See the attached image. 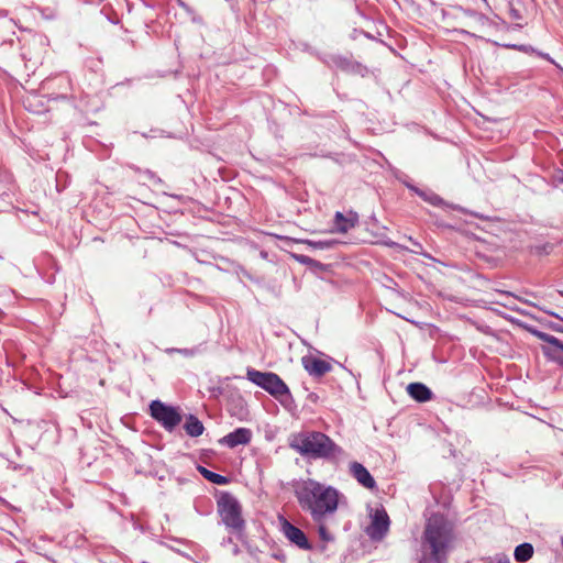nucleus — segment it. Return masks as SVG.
Returning <instances> with one entry per match:
<instances>
[{"instance_id":"f257e3e1","label":"nucleus","mask_w":563,"mask_h":563,"mask_svg":"<svg viewBox=\"0 0 563 563\" xmlns=\"http://www.w3.org/2000/svg\"><path fill=\"white\" fill-rule=\"evenodd\" d=\"M294 492L301 509L318 523L338 509L340 493L332 486L308 478L297 483Z\"/></svg>"},{"instance_id":"f03ea898","label":"nucleus","mask_w":563,"mask_h":563,"mask_svg":"<svg viewBox=\"0 0 563 563\" xmlns=\"http://www.w3.org/2000/svg\"><path fill=\"white\" fill-rule=\"evenodd\" d=\"M455 540L454 525L443 514H432L421 537V555L432 563H445Z\"/></svg>"},{"instance_id":"7ed1b4c3","label":"nucleus","mask_w":563,"mask_h":563,"mask_svg":"<svg viewBox=\"0 0 563 563\" xmlns=\"http://www.w3.org/2000/svg\"><path fill=\"white\" fill-rule=\"evenodd\" d=\"M291 446L301 455L313 459H335L343 453L327 434L317 431L299 434Z\"/></svg>"},{"instance_id":"20e7f679","label":"nucleus","mask_w":563,"mask_h":563,"mask_svg":"<svg viewBox=\"0 0 563 563\" xmlns=\"http://www.w3.org/2000/svg\"><path fill=\"white\" fill-rule=\"evenodd\" d=\"M246 377L250 382L263 388L265 391L282 402L284 399L291 398L288 386L276 373L260 372L254 368H247Z\"/></svg>"},{"instance_id":"39448f33","label":"nucleus","mask_w":563,"mask_h":563,"mask_svg":"<svg viewBox=\"0 0 563 563\" xmlns=\"http://www.w3.org/2000/svg\"><path fill=\"white\" fill-rule=\"evenodd\" d=\"M218 511L227 527L234 530H241L244 527V520L241 515V506L232 494H221L218 499Z\"/></svg>"},{"instance_id":"423d86ee","label":"nucleus","mask_w":563,"mask_h":563,"mask_svg":"<svg viewBox=\"0 0 563 563\" xmlns=\"http://www.w3.org/2000/svg\"><path fill=\"white\" fill-rule=\"evenodd\" d=\"M150 415L169 432L173 431L183 419L178 408L166 405L161 400H153L150 404Z\"/></svg>"},{"instance_id":"0eeeda50","label":"nucleus","mask_w":563,"mask_h":563,"mask_svg":"<svg viewBox=\"0 0 563 563\" xmlns=\"http://www.w3.org/2000/svg\"><path fill=\"white\" fill-rule=\"evenodd\" d=\"M280 531L285 538L301 550H311L312 545L309 542L305 532L298 527L294 526L286 518H279Z\"/></svg>"},{"instance_id":"6e6552de","label":"nucleus","mask_w":563,"mask_h":563,"mask_svg":"<svg viewBox=\"0 0 563 563\" xmlns=\"http://www.w3.org/2000/svg\"><path fill=\"white\" fill-rule=\"evenodd\" d=\"M537 336L545 344L542 345V353L549 360L563 365V343L554 335L537 331Z\"/></svg>"},{"instance_id":"1a4fd4ad","label":"nucleus","mask_w":563,"mask_h":563,"mask_svg":"<svg viewBox=\"0 0 563 563\" xmlns=\"http://www.w3.org/2000/svg\"><path fill=\"white\" fill-rule=\"evenodd\" d=\"M389 517L385 509H377L367 530L368 536L373 540L383 539L389 529Z\"/></svg>"},{"instance_id":"9d476101","label":"nucleus","mask_w":563,"mask_h":563,"mask_svg":"<svg viewBox=\"0 0 563 563\" xmlns=\"http://www.w3.org/2000/svg\"><path fill=\"white\" fill-rule=\"evenodd\" d=\"M358 223V214L355 211L346 212L336 211L333 218L332 231L338 233H346Z\"/></svg>"},{"instance_id":"9b49d317","label":"nucleus","mask_w":563,"mask_h":563,"mask_svg":"<svg viewBox=\"0 0 563 563\" xmlns=\"http://www.w3.org/2000/svg\"><path fill=\"white\" fill-rule=\"evenodd\" d=\"M301 364L309 375L321 377L332 369V365L324 360L312 355H306L301 358Z\"/></svg>"},{"instance_id":"f8f14e48","label":"nucleus","mask_w":563,"mask_h":563,"mask_svg":"<svg viewBox=\"0 0 563 563\" xmlns=\"http://www.w3.org/2000/svg\"><path fill=\"white\" fill-rule=\"evenodd\" d=\"M252 439V431L247 428H238L229 434L224 435L219 440L221 445H225L230 449L236 448L238 445L249 444Z\"/></svg>"},{"instance_id":"ddd939ff","label":"nucleus","mask_w":563,"mask_h":563,"mask_svg":"<svg viewBox=\"0 0 563 563\" xmlns=\"http://www.w3.org/2000/svg\"><path fill=\"white\" fill-rule=\"evenodd\" d=\"M350 473L363 487L371 490L376 488V482L374 477L363 464L358 462H352L350 464Z\"/></svg>"},{"instance_id":"4468645a","label":"nucleus","mask_w":563,"mask_h":563,"mask_svg":"<svg viewBox=\"0 0 563 563\" xmlns=\"http://www.w3.org/2000/svg\"><path fill=\"white\" fill-rule=\"evenodd\" d=\"M407 393L419 402H426L432 398L431 389L422 383H410L407 386Z\"/></svg>"},{"instance_id":"2eb2a0df","label":"nucleus","mask_w":563,"mask_h":563,"mask_svg":"<svg viewBox=\"0 0 563 563\" xmlns=\"http://www.w3.org/2000/svg\"><path fill=\"white\" fill-rule=\"evenodd\" d=\"M184 429L189 437L197 438L205 431L202 422L194 415H189L184 423Z\"/></svg>"},{"instance_id":"dca6fc26","label":"nucleus","mask_w":563,"mask_h":563,"mask_svg":"<svg viewBox=\"0 0 563 563\" xmlns=\"http://www.w3.org/2000/svg\"><path fill=\"white\" fill-rule=\"evenodd\" d=\"M533 555V547L531 543L525 542L516 547L514 556L519 563L529 561Z\"/></svg>"},{"instance_id":"f3484780","label":"nucleus","mask_w":563,"mask_h":563,"mask_svg":"<svg viewBox=\"0 0 563 563\" xmlns=\"http://www.w3.org/2000/svg\"><path fill=\"white\" fill-rule=\"evenodd\" d=\"M198 470L200 474L212 484L227 485L229 483V478L227 476L214 473L203 466H199Z\"/></svg>"},{"instance_id":"a211bd4d","label":"nucleus","mask_w":563,"mask_h":563,"mask_svg":"<svg viewBox=\"0 0 563 563\" xmlns=\"http://www.w3.org/2000/svg\"><path fill=\"white\" fill-rule=\"evenodd\" d=\"M497 249H484V252L479 251L476 255L484 260L490 267H496L500 263V257L495 256L493 254H487V252L496 251Z\"/></svg>"},{"instance_id":"6ab92c4d","label":"nucleus","mask_w":563,"mask_h":563,"mask_svg":"<svg viewBox=\"0 0 563 563\" xmlns=\"http://www.w3.org/2000/svg\"><path fill=\"white\" fill-rule=\"evenodd\" d=\"M416 192L421 198H423V200L428 201L429 203H431L433 206H440L443 202L442 198L434 192H426V191L418 190V189H416Z\"/></svg>"},{"instance_id":"aec40b11","label":"nucleus","mask_w":563,"mask_h":563,"mask_svg":"<svg viewBox=\"0 0 563 563\" xmlns=\"http://www.w3.org/2000/svg\"><path fill=\"white\" fill-rule=\"evenodd\" d=\"M318 531H319L320 538L323 541H331L332 540V536L329 533L328 529L323 525L319 526Z\"/></svg>"},{"instance_id":"412c9836","label":"nucleus","mask_w":563,"mask_h":563,"mask_svg":"<svg viewBox=\"0 0 563 563\" xmlns=\"http://www.w3.org/2000/svg\"><path fill=\"white\" fill-rule=\"evenodd\" d=\"M489 563H510L509 558L504 553L496 554Z\"/></svg>"},{"instance_id":"4be33fe9","label":"nucleus","mask_w":563,"mask_h":563,"mask_svg":"<svg viewBox=\"0 0 563 563\" xmlns=\"http://www.w3.org/2000/svg\"><path fill=\"white\" fill-rule=\"evenodd\" d=\"M509 14H510V18L518 23L522 20V15L520 14V11L518 9L514 8L512 5H510V8H509Z\"/></svg>"},{"instance_id":"5701e85b","label":"nucleus","mask_w":563,"mask_h":563,"mask_svg":"<svg viewBox=\"0 0 563 563\" xmlns=\"http://www.w3.org/2000/svg\"><path fill=\"white\" fill-rule=\"evenodd\" d=\"M294 257H295L297 261L301 262V263H309V264H310V263H313V261H312V260H310L309 257L303 256V255H294Z\"/></svg>"},{"instance_id":"b1692460","label":"nucleus","mask_w":563,"mask_h":563,"mask_svg":"<svg viewBox=\"0 0 563 563\" xmlns=\"http://www.w3.org/2000/svg\"><path fill=\"white\" fill-rule=\"evenodd\" d=\"M418 563H432V562H430L429 558L422 555Z\"/></svg>"},{"instance_id":"393cba45","label":"nucleus","mask_w":563,"mask_h":563,"mask_svg":"<svg viewBox=\"0 0 563 563\" xmlns=\"http://www.w3.org/2000/svg\"><path fill=\"white\" fill-rule=\"evenodd\" d=\"M420 254H421L422 256H424V257H427V258H429V260L433 261V262H437L432 256H430L429 254H427V253H424V252H422V253H420Z\"/></svg>"},{"instance_id":"a878e982","label":"nucleus","mask_w":563,"mask_h":563,"mask_svg":"<svg viewBox=\"0 0 563 563\" xmlns=\"http://www.w3.org/2000/svg\"><path fill=\"white\" fill-rule=\"evenodd\" d=\"M179 353L184 354V355H190L191 353L189 352V350L185 349V350H178Z\"/></svg>"},{"instance_id":"bb28decb","label":"nucleus","mask_w":563,"mask_h":563,"mask_svg":"<svg viewBox=\"0 0 563 563\" xmlns=\"http://www.w3.org/2000/svg\"><path fill=\"white\" fill-rule=\"evenodd\" d=\"M261 256H262L263 258H266V257H267V252L262 251V252H261Z\"/></svg>"},{"instance_id":"cd10ccee","label":"nucleus","mask_w":563,"mask_h":563,"mask_svg":"<svg viewBox=\"0 0 563 563\" xmlns=\"http://www.w3.org/2000/svg\"><path fill=\"white\" fill-rule=\"evenodd\" d=\"M310 246L317 247V246H323L322 244H310Z\"/></svg>"},{"instance_id":"c85d7f7f","label":"nucleus","mask_w":563,"mask_h":563,"mask_svg":"<svg viewBox=\"0 0 563 563\" xmlns=\"http://www.w3.org/2000/svg\"><path fill=\"white\" fill-rule=\"evenodd\" d=\"M387 246H397L396 242L388 244Z\"/></svg>"}]
</instances>
